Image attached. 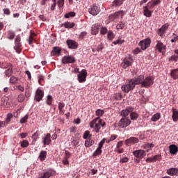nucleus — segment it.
Instances as JSON below:
<instances>
[{"instance_id":"7","label":"nucleus","mask_w":178,"mask_h":178,"mask_svg":"<svg viewBox=\"0 0 178 178\" xmlns=\"http://www.w3.org/2000/svg\"><path fill=\"white\" fill-rule=\"evenodd\" d=\"M102 122V119H99V117H97L90 122V127L91 129H101Z\"/></svg>"},{"instance_id":"53","label":"nucleus","mask_w":178,"mask_h":178,"mask_svg":"<svg viewBox=\"0 0 178 178\" xmlns=\"http://www.w3.org/2000/svg\"><path fill=\"white\" fill-rule=\"evenodd\" d=\"M123 42H124V40L118 39V40L113 42V44H114V45H118V44H120V45H122V44H123Z\"/></svg>"},{"instance_id":"50","label":"nucleus","mask_w":178,"mask_h":178,"mask_svg":"<svg viewBox=\"0 0 178 178\" xmlns=\"http://www.w3.org/2000/svg\"><path fill=\"white\" fill-rule=\"evenodd\" d=\"M106 33H108V29L106 27H101L100 34H102V35H105Z\"/></svg>"},{"instance_id":"28","label":"nucleus","mask_w":178,"mask_h":178,"mask_svg":"<svg viewBox=\"0 0 178 178\" xmlns=\"http://www.w3.org/2000/svg\"><path fill=\"white\" fill-rule=\"evenodd\" d=\"M99 24H95L92 26V34H94L95 35L98 34V31H99Z\"/></svg>"},{"instance_id":"42","label":"nucleus","mask_w":178,"mask_h":178,"mask_svg":"<svg viewBox=\"0 0 178 178\" xmlns=\"http://www.w3.org/2000/svg\"><path fill=\"white\" fill-rule=\"evenodd\" d=\"M102 154V149L97 147V149L94 152L92 156H98V155H101Z\"/></svg>"},{"instance_id":"32","label":"nucleus","mask_w":178,"mask_h":178,"mask_svg":"<svg viewBox=\"0 0 178 178\" xmlns=\"http://www.w3.org/2000/svg\"><path fill=\"white\" fill-rule=\"evenodd\" d=\"M63 26L65 27V29H73V27L75 26V24L74 22H65Z\"/></svg>"},{"instance_id":"49","label":"nucleus","mask_w":178,"mask_h":178,"mask_svg":"<svg viewBox=\"0 0 178 178\" xmlns=\"http://www.w3.org/2000/svg\"><path fill=\"white\" fill-rule=\"evenodd\" d=\"M38 138V132H35L32 135V139L33 140L32 141L33 143H35Z\"/></svg>"},{"instance_id":"9","label":"nucleus","mask_w":178,"mask_h":178,"mask_svg":"<svg viewBox=\"0 0 178 178\" xmlns=\"http://www.w3.org/2000/svg\"><path fill=\"white\" fill-rule=\"evenodd\" d=\"M88 12L90 15H92V16H97V15L101 12V8L94 3L88 8Z\"/></svg>"},{"instance_id":"8","label":"nucleus","mask_w":178,"mask_h":178,"mask_svg":"<svg viewBox=\"0 0 178 178\" xmlns=\"http://www.w3.org/2000/svg\"><path fill=\"white\" fill-rule=\"evenodd\" d=\"M151 45V39L147 38L143 40H140L138 43V46L140 47V49L145 51L147 48H149Z\"/></svg>"},{"instance_id":"60","label":"nucleus","mask_w":178,"mask_h":178,"mask_svg":"<svg viewBox=\"0 0 178 178\" xmlns=\"http://www.w3.org/2000/svg\"><path fill=\"white\" fill-rule=\"evenodd\" d=\"M65 158H67V159H69V158H70L72 156L71 152L67 151V150H65Z\"/></svg>"},{"instance_id":"20","label":"nucleus","mask_w":178,"mask_h":178,"mask_svg":"<svg viewBox=\"0 0 178 178\" xmlns=\"http://www.w3.org/2000/svg\"><path fill=\"white\" fill-rule=\"evenodd\" d=\"M4 74L6 77H10L13 74V65L12 64L9 65L8 69L5 71Z\"/></svg>"},{"instance_id":"46","label":"nucleus","mask_w":178,"mask_h":178,"mask_svg":"<svg viewBox=\"0 0 178 178\" xmlns=\"http://www.w3.org/2000/svg\"><path fill=\"white\" fill-rule=\"evenodd\" d=\"M13 118V114L9 113L7 114V117L6 118V123H9L10 122V119Z\"/></svg>"},{"instance_id":"36","label":"nucleus","mask_w":178,"mask_h":178,"mask_svg":"<svg viewBox=\"0 0 178 178\" xmlns=\"http://www.w3.org/2000/svg\"><path fill=\"white\" fill-rule=\"evenodd\" d=\"M113 97L117 101H120V99H122V98H123V95H122V93H120V92H116L113 95Z\"/></svg>"},{"instance_id":"40","label":"nucleus","mask_w":178,"mask_h":178,"mask_svg":"<svg viewBox=\"0 0 178 178\" xmlns=\"http://www.w3.org/2000/svg\"><path fill=\"white\" fill-rule=\"evenodd\" d=\"M124 26H126L124 22H120L119 24L117 25L116 29L117 30H123L124 29Z\"/></svg>"},{"instance_id":"30","label":"nucleus","mask_w":178,"mask_h":178,"mask_svg":"<svg viewBox=\"0 0 178 178\" xmlns=\"http://www.w3.org/2000/svg\"><path fill=\"white\" fill-rule=\"evenodd\" d=\"M161 119V113H156L152 115L151 120L152 122H158Z\"/></svg>"},{"instance_id":"14","label":"nucleus","mask_w":178,"mask_h":178,"mask_svg":"<svg viewBox=\"0 0 178 178\" xmlns=\"http://www.w3.org/2000/svg\"><path fill=\"white\" fill-rule=\"evenodd\" d=\"M42 98H44V91L40 88H38L35 93L34 99L37 102H40V101L42 100Z\"/></svg>"},{"instance_id":"63","label":"nucleus","mask_w":178,"mask_h":178,"mask_svg":"<svg viewBox=\"0 0 178 178\" xmlns=\"http://www.w3.org/2000/svg\"><path fill=\"white\" fill-rule=\"evenodd\" d=\"M69 159H67V158H64L63 160H62V163L63 164V165H69V160H68Z\"/></svg>"},{"instance_id":"34","label":"nucleus","mask_w":178,"mask_h":178,"mask_svg":"<svg viewBox=\"0 0 178 178\" xmlns=\"http://www.w3.org/2000/svg\"><path fill=\"white\" fill-rule=\"evenodd\" d=\"M92 135L90 134V131H85L83 135V140H88V138H91Z\"/></svg>"},{"instance_id":"25","label":"nucleus","mask_w":178,"mask_h":178,"mask_svg":"<svg viewBox=\"0 0 178 178\" xmlns=\"http://www.w3.org/2000/svg\"><path fill=\"white\" fill-rule=\"evenodd\" d=\"M143 13L144 16H146V17H151L152 16V13L151 10H149L148 6L143 7Z\"/></svg>"},{"instance_id":"11","label":"nucleus","mask_w":178,"mask_h":178,"mask_svg":"<svg viewBox=\"0 0 178 178\" xmlns=\"http://www.w3.org/2000/svg\"><path fill=\"white\" fill-rule=\"evenodd\" d=\"M133 155L135 158H137V159H143V158L147 155V153L145 150L137 149L133 152Z\"/></svg>"},{"instance_id":"23","label":"nucleus","mask_w":178,"mask_h":178,"mask_svg":"<svg viewBox=\"0 0 178 178\" xmlns=\"http://www.w3.org/2000/svg\"><path fill=\"white\" fill-rule=\"evenodd\" d=\"M170 76L173 80H177L178 79V68L172 70L170 72Z\"/></svg>"},{"instance_id":"1","label":"nucleus","mask_w":178,"mask_h":178,"mask_svg":"<svg viewBox=\"0 0 178 178\" xmlns=\"http://www.w3.org/2000/svg\"><path fill=\"white\" fill-rule=\"evenodd\" d=\"M141 80H143V75H139L137 77L127 79L126 84L122 86L121 90L126 93L130 92V91L136 88V86H138L140 84Z\"/></svg>"},{"instance_id":"29","label":"nucleus","mask_w":178,"mask_h":178,"mask_svg":"<svg viewBox=\"0 0 178 178\" xmlns=\"http://www.w3.org/2000/svg\"><path fill=\"white\" fill-rule=\"evenodd\" d=\"M172 118L174 122H177V120H178V111L176 108H172Z\"/></svg>"},{"instance_id":"57","label":"nucleus","mask_w":178,"mask_h":178,"mask_svg":"<svg viewBox=\"0 0 178 178\" xmlns=\"http://www.w3.org/2000/svg\"><path fill=\"white\" fill-rule=\"evenodd\" d=\"M65 5V0H58V8H62Z\"/></svg>"},{"instance_id":"13","label":"nucleus","mask_w":178,"mask_h":178,"mask_svg":"<svg viewBox=\"0 0 178 178\" xmlns=\"http://www.w3.org/2000/svg\"><path fill=\"white\" fill-rule=\"evenodd\" d=\"M62 62L64 65H67L69 63H74V62H76V58L73 56H65L62 58Z\"/></svg>"},{"instance_id":"12","label":"nucleus","mask_w":178,"mask_h":178,"mask_svg":"<svg viewBox=\"0 0 178 178\" xmlns=\"http://www.w3.org/2000/svg\"><path fill=\"white\" fill-rule=\"evenodd\" d=\"M78 81L79 83H84L87 79V70H82L81 72H79L77 75Z\"/></svg>"},{"instance_id":"10","label":"nucleus","mask_w":178,"mask_h":178,"mask_svg":"<svg viewBox=\"0 0 178 178\" xmlns=\"http://www.w3.org/2000/svg\"><path fill=\"white\" fill-rule=\"evenodd\" d=\"M133 58L131 56H128L126 57L124 60L123 62L122 63L121 65L123 69H127V67H130L133 65Z\"/></svg>"},{"instance_id":"4","label":"nucleus","mask_w":178,"mask_h":178,"mask_svg":"<svg viewBox=\"0 0 178 178\" xmlns=\"http://www.w3.org/2000/svg\"><path fill=\"white\" fill-rule=\"evenodd\" d=\"M141 80H143V75H139L137 77L127 79L126 84L122 86L121 90L126 93L130 92V91L136 88V86H138L140 84Z\"/></svg>"},{"instance_id":"33","label":"nucleus","mask_w":178,"mask_h":178,"mask_svg":"<svg viewBox=\"0 0 178 178\" xmlns=\"http://www.w3.org/2000/svg\"><path fill=\"white\" fill-rule=\"evenodd\" d=\"M107 38H108V40H110L111 41H112V40L115 38V33H113V31H112L111 30H109L107 33Z\"/></svg>"},{"instance_id":"54","label":"nucleus","mask_w":178,"mask_h":178,"mask_svg":"<svg viewBox=\"0 0 178 178\" xmlns=\"http://www.w3.org/2000/svg\"><path fill=\"white\" fill-rule=\"evenodd\" d=\"M178 57L176 55H172L169 58V60H172V62H177Z\"/></svg>"},{"instance_id":"22","label":"nucleus","mask_w":178,"mask_h":178,"mask_svg":"<svg viewBox=\"0 0 178 178\" xmlns=\"http://www.w3.org/2000/svg\"><path fill=\"white\" fill-rule=\"evenodd\" d=\"M38 159H40V162H44L47 159V151L42 150L38 156Z\"/></svg>"},{"instance_id":"62","label":"nucleus","mask_w":178,"mask_h":178,"mask_svg":"<svg viewBox=\"0 0 178 178\" xmlns=\"http://www.w3.org/2000/svg\"><path fill=\"white\" fill-rule=\"evenodd\" d=\"M167 29H169V24L163 25L162 27L160 28V30H163V31H165V30H167Z\"/></svg>"},{"instance_id":"55","label":"nucleus","mask_w":178,"mask_h":178,"mask_svg":"<svg viewBox=\"0 0 178 178\" xmlns=\"http://www.w3.org/2000/svg\"><path fill=\"white\" fill-rule=\"evenodd\" d=\"M65 108V103L63 102H59L58 103V110L60 112H62V110Z\"/></svg>"},{"instance_id":"48","label":"nucleus","mask_w":178,"mask_h":178,"mask_svg":"<svg viewBox=\"0 0 178 178\" xmlns=\"http://www.w3.org/2000/svg\"><path fill=\"white\" fill-rule=\"evenodd\" d=\"M162 159V156L161 154H157L153 156V162H156V161H161Z\"/></svg>"},{"instance_id":"2","label":"nucleus","mask_w":178,"mask_h":178,"mask_svg":"<svg viewBox=\"0 0 178 178\" xmlns=\"http://www.w3.org/2000/svg\"><path fill=\"white\" fill-rule=\"evenodd\" d=\"M141 80H143V75H139L137 77L127 79L126 84L122 86L121 90L126 93L130 92V91L136 88V86H138L140 84Z\"/></svg>"},{"instance_id":"64","label":"nucleus","mask_w":178,"mask_h":178,"mask_svg":"<svg viewBox=\"0 0 178 178\" xmlns=\"http://www.w3.org/2000/svg\"><path fill=\"white\" fill-rule=\"evenodd\" d=\"M102 49H104V46H102V44H99L97 47V52H102Z\"/></svg>"},{"instance_id":"26","label":"nucleus","mask_w":178,"mask_h":178,"mask_svg":"<svg viewBox=\"0 0 178 178\" xmlns=\"http://www.w3.org/2000/svg\"><path fill=\"white\" fill-rule=\"evenodd\" d=\"M95 141L90 138H88L87 140H85V147L86 148H90V147H92V145H94L95 144Z\"/></svg>"},{"instance_id":"58","label":"nucleus","mask_w":178,"mask_h":178,"mask_svg":"<svg viewBox=\"0 0 178 178\" xmlns=\"http://www.w3.org/2000/svg\"><path fill=\"white\" fill-rule=\"evenodd\" d=\"M146 6H147V9H152L155 8V4H154L153 3L149 2Z\"/></svg>"},{"instance_id":"17","label":"nucleus","mask_w":178,"mask_h":178,"mask_svg":"<svg viewBox=\"0 0 178 178\" xmlns=\"http://www.w3.org/2000/svg\"><path fill=\"white\" fill-rule=\"evenodd\" d=\"M157 44H156V49L159 51V52L162 53L163 51H165L166 49V46L161 42V40H156Z\"/></svg>"},{"instance_id":"35","label":"nucleus","mask_w":178,"mask_h":178,"mask_svg":"<svg viewBox=\"0 0 178 178\" xmlns=\"http://www.w3.org/2000/svg\"><path fill=\"white\" fill-rule=\"evenodd\" d=\"M138 113L136 112H132L130 113L131 120H137V119H138Z\"/></svg>"},{"instance_id":"5","label":"nucleus","mask_w":178,"mask_h":178,"mask_svg":"<svg viewBox=\"0 0 178 178\" xmlns=\"http://www.w3.org/2000/svg\"><path fill=\"white\" fill-rule=\"evenodd\" d=\"M140 84H141V87L149 88V87L154 84V78L152 76H147L144 78V76H143V79L140 80Z\"/></svg>"},{"instance_id":"43","label":"nucleus","mask_w":178,"mask_h":178,"mask_svg":"<svg viewBox=\"0 0 178 178\" xmlns=\"http://www.w3.org/2000/svg\"><path fill=\"white\" fill-rule=\"evenodd\" d=\"M95 113L96 115L98 116V118H99V116H102L105 113V111H104V110L97 109Z\"/></svg>"},{"instance_id":"3","label":"nucleus","mask_w":178,"mask_h":178,"mask_svg":"<svg viewBox=\"0 0 178 178\" xmlns=\"http://www.w3.org/2000/svg\"><path fill=\"white\" fill-rule=\"evenodd\" d=\"M141 80H143V75H139L137 77L127 79L126 84L122 86L121 90L126 93L130 92V91L136 88V86H138L140 84Z\"/></svg>"},{"instance_id":"38","label":"nucleus","mask_w":178,"mask_h":178,"mask_svg":"<svg viewBox=\"0 0 178 178\" xmlns=\"http://www.w3.org/2000/svg\"><path fill=\"white\" fill-rule=\"evenodd\" d=\"M29 120V114L25 115L24 117L22 118L19 120V123L23 124L24 123H27V120Z\"/></svg>"},{"instance_id":"16","label":"nucleus","mask_w":178,"mask_h":178,"mask_svg":"<svg viewBox=\"0 0 178 178\" xmlns=\"http://www.w3.org/2000/svg\"><path fill=\"white\" fill-rule=\"evenodd\" d=\"M67 44L70 49H77L79 47V43L73 40H67Z\"/></svg>"},{"instance_id":"19","label":"nucleus","mask_w":178,"mask_h":178,"mask_svg":"<svg viewBox=\"0 0 178 178\" xmlns=\"http://www.w3.org/2000/svg\"><path fill=\"white\" fill-rule=\"evenodd\" d=\"M51 134H47L45 137L43 138V145H49L51 144Z\"/></svg>"},{"instance_id":"31","label":"nucleus","mask_w":178,"mask_h":178,"mask_svg":"<svg viewBox=\"0 0 178 178\" xmlns=\"http://www.w3.org/2000/svg\"><path fill=\"white\" fill-rule=\"evenodd\" d=\"M15 48H20L22 47V43L20 42V35H17L15 39Z\"/></svg>"},{"instance_id":"41","label":"nucleus","mask_w":178,"mask_h":178,"mask_svg":"<svg viewBox=\"0 0 178 178\" xmlns=\"http://www.w3.org/2000/svg\"><path fill=\"white\" fill-rule=\"evenodd\" d=\"M17 81H19V78H17L15 76H12L10 78V83H11L12 84H16V83H17Z\"/></svg>"},{"instance_id":"59","label":"nucleus","mask_w":178,"mask_h":178,"mask_svg":"<svg viewBox=\"0 0 178 178\" xmlns=\"http://www.w3.org/2000/svg\"><path fill=\"white\" fill-rule=\"evenodd\" d=\"M140 52H141V49H140V48H138V47L136 48V49L133 51L134 55H138V54H140Z\"/></svg>"},{"instance_id":"6","label":"nucleus","mask_w":178,"mask_h":178,"mask_svg":"<svg viewBox=\"0 0 178 178\" xmlns=\"http://www.w3.org/2000/svg\"><path fill=\"white\" fill-rule=\"evenodd\" d=\"M131 124V120L129 119V118H122L119 122L118 123V127L120 129H125V127H128Z\"/></svg>"},{"instance_id":"37","label":"nucleus","mask_w":178,"mask_h":178,"mask_svg":"<svg viewBox=\"0 0 178 178\" xmlns=\"http://www.w3.org/2000/svg\"><path fill=\"white\" fill-rule=\"evenodd\" d=\"M20 145L22 148H27V147L30 145V143H29L28 140H24L22 142H20Z\"/></svg>"},{"instance_id":"24","label":"nucleus","mask_w":178,"mask_h":178,"mask_svg":"<svg viewBox=\"0 0 178 178\" xmlns=\"http://www.w3.org/2000/svg\"><path fill=\"white\" fill-rule=\"evenodd\" d=\"M170 148V154H172V155H176L177 154L178 147L176 146V145H171L169 147Z\"/></svg>"},{"instance_id":"39","label":"nucleus","mask_w":178,"mask_h":178,"mask_svg":"<svg viewBox=\"0 0 178 178\" xmlns=\"http://www.w3.org/2000/svg\"><path fill=\"white\" fill-rule=\"evenodd\" d=\"M15 32L13 31H8V40H13L15 38Z\"/></svg>"},{"instance_id":"15","label":"nucleus","mask_w":178,"mask_h":178,"mask_svg":"<svg viewBox=\"0 0 178 178\" xmlns=\"http://www.w3.org/2000/svg\"><path fill=\"white\" fill-rule=\"evenodd\" d=\"M140 142V140H138V138L136 137H131L124 141L125 145H134V144H138Z\"/></svg>"},{"instance_id":"56","label":"nucleus","mask_w":178,"mask_h":178,"mask_svg":"<svg viewBox=\"0 0 178 178\" xmlns=\"http://www.w3.org/2000/svg\"><path fill=\"white\" fill-rule=\"evenodd\" d=\"M17 100L18 102H23V101H24V95H19Z\"/></svg>"},{"instance_id":"61","label":"nucleus","mask_w":178,"mask_h":178,"mask_svg":"<svg viewBox=\"0 0 178 178\" xmlns=\"http://www.w3.org/2000/svg\"><path fill=\"white\" fill-rule=\"evenodd\" d=\"M129 113H133V111H134V108L133 106H128L125 108Z\"/></svg>"},{"instance_id":"44","label":"nucleus","mask_w":178,"mask_h":178,"mask_svg":"<svg viewBox=\"0 0 178 178\" xmlns=\"http://www.w3.org/2000/svg\"><path fill=\"white\" fill-rule=\"evenodd\" d=\"M105 141H106V138H104L98 144V147L100 149H102V147H104V144H105Z\"/></svg>"},{"instance_id":"18","label":"nucleus","mask_w":178,"mask_h":178,"mask_svg":"<svg viewBox=\"0 0 178 178\" xmlns=\"http://www.w3.org/2000/svg\"><path fill=\"white\" fill-rule=\"evenodd\" d=\"M167 175H169V176H177L178 168H171L167 170Z\"/></svg>"},{"instance_id":"51","label":"nucleus","mask_w":178,"mask_h":178,"mask_svg":"<svg viewBox=\"0 0 178 178\" xmlns=\"http://www.w3.org/2000/svg\"><path fill=\"white\" fill-rule=\"evenodd\" d=\"M87 35V32L86 31H83L79 35V38L80 40H84V37Z\"/></svg>"},{"instance_id":"27","label":"nucleus","mask_w":178,"mask_h":178,"mask_svg":"<svg viewBox=\"0 0 178 178\" xmlns=\"http://www.w3.org/2000/svg\"><path fill=\"white\" fill-rule=\"evenodd\" d=\"M113 17L114 19H119V17H123V16H124V11L123 10H119L118 12H115L114 14H113Z\"/></svg>"},{"instance_id":"52","label":"nucleus","mask_w":178,"mask_h":178,"mask_svg":"<svg viewBox=\"0 0 178 178\" xmlns=\"http://www.w3.org/2000/svg\"><path fill=\"white\" fill-rule=\"evenodd\" d=\"M123 0H114L113 3L117 6H120V5H123Z\"/></svg>"},{"instance_id":"47","label":"nucleus","mask_w":178,"mask_h":178,"mask_svg":"<svg viewBox=\"0 0 178 178\" xmlns=\"http://www.w3.org/2000/svg\"><path fill=\"white\" fill-rule=\"evenodd\" d=\"M38 79L39 84H42V81H44V79H45V76H44L42 74H38Z\"/></svg>"},{"instance_id":"21","label":"nucleus","mask_w":178,"mask_h":178,"mask_svg":"<svg viewBox=\"0 0 178 178\" xmlns=\"http://www.w3.org/2000/svg\"><path fill=\"white\" fill-rule=\"evenodd\" d=\"M62 49L59 47H54L51 52V56H55L56 55H60Z\"/></svg>"},{"instance_id":"45","label":"nucleus","mask_w":178,"mask_h":178,"mask_svg":"<svg viewBox=\"0 0 178 178\" xmlns=\"http://www.w3.org/2000/svg\"><path fill=\"white\" fill-rule=\"evenodd\" d=\"M120 115L122 118H127V116H129V113L127 109H124L120 112Z\"/></svg>"}]
</instances>
